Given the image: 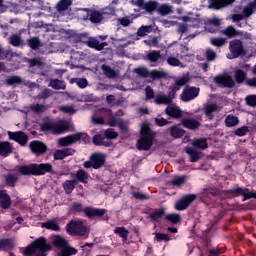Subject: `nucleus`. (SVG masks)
Segmentation results:
<instances>
[{"label":"nucleus","instance_id":"nucleus-4","mask_svg":"<svg viewBox=\"0 0 256 256\" xmlns=\"http://www.w3.org/2000/svg\"><path fill=\"white\" fill-rule=\"evenodd\" d=\"M51 244L47 243V239L45 237H40L34 240L28 247L23 251V255L25 256H47V251H51Z\"/></svg>","mask_w":256,"mask_h":256},{"label":"nucleus","instance_id":"nucleus-17","mask_svg":"<svg viewBox=\"0 0 256 256\" xmlns=\"http://www.w3.org/2000/svg\"><path fill=\"white\" fill-rule=\"evenodd\" d=\"M233 3H235V0H209L208 9L219 11L225 9V7H229Z\"/></svg>","mask_w":256,"mask_h":256},{"label":"nucleus","instance_id":"nucleus-18","mask_svg":"<svg viewBox=\"0 0 256 256\" xmlns=\"http://www.w3.org/2000/svg\"><path fill=\"white\" fill-rule=\"evenodd\" d=\"M180 125H182V127H184L185 129H189L190 131H197V129L201 127V122L193 118H182L180 121Z\"/></svg>","mask_w":256,"mask_h":256},{"label":"nucleus","instance_id":"nucleus-6","mask_svg":"<svg viewBox=\"0 0 256 256\" xmlns=\"http://www.w3.org/2000/svg\"><path fill=\"white\" fill-rule=\"evenodd\" d=\"M66 233L74 237H87L89 235V228L81 220H71L66 225Z\"/></svg>","mask_w":256,"mask_h":256},{"label":"nucleus","instance_id":"nucleus-24","mask_svg":"<svg viewBox=\"0 0 256 256\" xmlns=\"http://www.w3.org/2000/svg\"><path fill=\"white\" fill-rule=\"evenodd\" d=\"M170 137L173 139H181V137H184L186 131L185 129L181 128V124L173 125L170 128H168Z\"/></svg>","mask_w":256,"mask_h":256},{"label":"nucleus","instance_id":"nucleus-43","mask_svg":"<svg viewBox=\"0 0 256 256\" xmlns=\"http://www.w3.org/2000/svg\"><path fill=\"white\" fill-rule=\"evenodd\" d=\"M153 32V26L151 25H143L140 28H138L137 30V37H147V35H149V33Z\"/></svg>","mask_w":256,"mask_h":256},{"label":"nucleus","instance_id":"nucleus-53","mask_svg":"<svg viewBox=\"0 0 256 256\" xmlns=\"http://www.w3.org/2000/svg\"><path fill=\"white\" fill-rule=\"evenodd\" d=\"M89 19L91 23H101L103 21V14L99 11H92Z\"/></svg>","mask_w":256,"mask_h":256},{"label":"nucleus","instance_id":"nucleus-57","mask_svg":"<svg viewBox=\"0 0 256 256\" xmlns=\"http://www.w3.org/2000/svg\"><path fill=\"white\" fill-rule=\"evenodd\" d=\"M51 95H53V90L45 88L41 93H39L35 99H49V97H51Z\"/></svg>","mask_w":256,"mask_h":256},{"label":"nucleus","instance_id":"nucleus-52","mask_svg":"<svg viewBox=\"0 0 256 256\" xmlns=\"http://www.w3.org/2000/svg\"><path fill=\"white\" fill-rule=\"evenodd\" d=\"M104 137L108 140L117 139V137H119V132L115 131L113 128H108L104 130Z\"/></svg>","mask_w":256,"mask_h":256},{"label":"nucleus","instance_id":"nucleus-12","mask_svg":"<svg viewBox=\"0 0 256 256\" xmlns=\"http://www.w3.org/2000/svg\"><path fill=\"white\" fill-rule=\"evenodd\" d=\"M133 5H135L142 11H145L146 13H154V11H157V9H159V2L155 0H149L148 2H145V0H136L135 2H133Z\"/></svg>","mask_w":256,"mask_h":256},{"label":"nucleus","instance_id":"nucleus-58","mask_svg":"<svg viewBox=\"0 0 256 256\" xmlns=\"http://www.w3.org/2000/svg\"><path fill=\"white\" fill-rule=\"evenodd\" d=\"M59 111L68 115H75V113H77L74 106H60Z\"/></svg>","mask_w":256,"mask_h":256},{"label":"nucleus","instance_id":"nucleus-45","mask_svg":"<svg viewBox=\"0 0 256 256\" xmlns=\"http://www.w3.org/2000/svg\"><path fill=\"white\" fill-rule=\"evenodd\" d=\"M4 179L8 187H15V183L19 181V176L17 174H7Z\"/></svg>","mask_w":256,"mask_h":256},{"label":"nucleus","instance_id":"nucleus-20","mask_svg":"<svg viewBox=\"0 0 256 256\" xmlns=\"http://www.w3.org/2000/svg\"><path fill=\"white\" fill-rule=\"evenodd\" d=\"M29 148L32 151V153H35L36 155H43L47 153V145L41 141L34 140L29 144Z\"/></svg>","mask_w":256,"mask_h":256},{"label":"nucleus","instance_id":"nucleus-16","mask_svg":"<svg viewBox=\"0 0 256 256\" xmlns=\"http://www.w3.org/2000/svg\"><path fill=\"white\" fill-rule=\"evenodd\" d=\"M83 135L85 134L78 132V133L60 138L58 140V145H60V147H69V145H73V143H77V141H81V138L83 137Z\"/></svg>","mask_w":256,"mask_h":256},{"label":"nucleus","instance_id":"nucleus-51","mask_svg":"<svg viewBox=\"0 0 256 256\" xmlns=\"http://www.w3.org/2000/svg\"><path fill=\"white\" fill-rule=\"evenodd\" d=\"M151 79H167V72L163 70H153L150 72Z\"/></svg>","mask_w":256,"mask_h":256},{"label":"nucleus","instance_id":"nucleus-14","mask_svg":"<svg viewBox=\"0 0 256 256\" xmlns=\"http://www.w3.org/2000/svg\"><path fill=\"white\" fill-rule=\"evenodd\" d=\"M195 199H197V195L195 194L185 195L175 203L174 207L176 211H185V209H187Z\"/></svg>","mask_w":256,"mask_h":256},{"label":"nucleus","instance_id":"nucleus-7","mask_svg":"<svg viewBox=\"0 0 256 256\" xmlns=\"http://www.w3.org/2000/svg\"><path fill=\"white\" fill-rule=\"evenodd\" d=\"M52 244L57 249H62L60 253H58V256H71V255H77V249L69 246V241H67L65 238L61 236H56Z\"/></svg>","mask_w":256,"mask_h":256},{"label":"nucleus","instance_id":"nucleus-64","mask_svg":"<svg viewBox=\"0 0 256 256\" xmlns=\"http://www.w3.org/2000/svg\"><path fill=\"white\" fill-rule=\"evenodd\" d=\"M103 141H105V137H103L101 134H96L92 138V143H94L96 146L103 145Z\"/></svg>","mask_w":256,"mask_h":256},{"label":"nucleus","instance_id":"nucleus-11","mask_svg":"<svg viewBox=\"0 0 256 256\" xmlns=\"http://www.w3.org/2000/svg\"><path fill=\"white\" fill-rule=\"evenodd\" d=\"M105 165V155L99 152L93 153L89 160L84 162L85 169H101Z\"/></svg>","mask_w":256,"mask_h":256},{"label":"nucleus","instance_id":"nucleus-46","mask_svg":"<svg viewBox=\"0 0 256 256\" xmlns=\"http://www.w3.org/2000/svg\"><path fill=\"white\" fill-rule=\"evenodd\" d=\"M133 73L138 75V77H142V79H147V77H150L151 72H149V69L147 67H138L133 70Z\"/></svg>","mask_w":256,"mask_h":256},{"label":"nucleus","instance_id":"nucleus-31","mask_svg":"<svg viewBox=\"0 0 256 256\" xmlns=\"http://www.w3.org/2000/svg\"><path fill=\"white\" fill-rule=\"evenodd\" d=\"M71 5H73V0H60L56 5V11L63 15L65 11H69Z\"/></svg>","mask_w":256,"mask_h":256},{"label":"nucleus","instance_id":"nucleus-36","mask_svg":"<svg viewBox=\"0 0 256 256\" xmlns=\"http://www.w3.org/2000/svg\"><path fill=\"white\" fill-rule=\"evenodd\" d=\"M185 152L189 155L191 163H196V161L201 159V152L197 151L195 148L186 147Z\"/></svg>","mask_w":256,"mask_h":256},{"label":"nucleus","instance_id":"nucleus-8","mask_svg":"<svg viewBox=\"0 0 256 256\" xmlns=\"http://www.w3.org/2000/svg\"><path fill=\"white\" fill-rule=\"evenodd\" d=\"M228 49L230 54L227 55V59H238V57H245L247 55L243 41L239 39L230 41Z\"/></svg>","mask_w":256,"mask_h":256},{"label":"nucleus","instance_id":"nucleus-35","mask_svg":"<svg viewBox=\"0 0 256 256\" xmlns=\"http://www.w3.org/2000/svg\"><path fill=\"white\" fill-rule=\"evenodd\" d=\"M157 13L158 15H161V17H167V15H172L173 6L169 4L158 5Z\"/></svg>","mask_w":256,"mask_h":256},{"label":"nucleus","instance_id":"nucleus-29","mask_svg":"<svg viewBox=\"0 0 256 256\" xmlns=\"http://www.w3.org/2000/svg\"><path fill=\"white\" fill-rule=\"evenodd\" d=\"M101 71L107 79H117V77H119V71H116L107 64L101 66Z\"/></svg>","mask_w":256,"mask_h":256},{"label":"nucleus","instance_id":"nucleus-61","mask_svg":"<svg viewBox=\"0 0 256 256\" xmlns=\"http://www.w3.org/2000/svg\"><path fill=\"white\" fill-rule=\"evenodd\" d=\"M74 83H76L80 89H85L89 85L86 78H75Z\"/></svg>","mask_w":256,"mask_h":256},{"label":"nucleus","instance_id":"nucleus-56","mask_svg":"<svg viewBox=\"0 0 256 256\" xmlns=\"http://www.w3.org/2000/svg\"><path fill=\"white\" fill-rule=\"evenodd\" d=\"M114 233H116V235H119L120 237H122V239L124 241H127V238L129 237V231L127 229H125L124 227L115 228Z\"/></svg>","mask_w":256,"mask_h":256},{"label":"nucleus","instance_id":"nucleus-40","mask_svg":"<svg viewBox=\"0 0 256 256\" xmlns=\"http://www.w3.org/2000/svg\"><path fill=\"white\" fill-rule=\"evenodd\" d=\"M9 43L12 47H21V45H23V38L21 37V34L10 35Z\"/></svg>","mask_w":256,"mask_h":256},{"label":"nucleus","instance_id":"nucleus-30","mask_svg":"<svg viewBox=\"0 0 256 256\" xmlns=\"http://www.w3.org/2000/svg\"><path fill=\"white\" fill-rule=\"evenodd\" d=\"M27 45L32 51H39L43 46V42L39 37L34 36L27 39Z\"/></svg>","mask_w":256,"mask_h":256},{"label":"nucleus","instance_id":"nucleus-62","mask_svg":"<svg viewBox=\"0 0 256 256\" xmlns=\"http://www.w3.org/2000/svg\"><path fill=\"white\" fill-rule=\"evenodd\" d=\"M167 63L171 67H180V65H181V61L179 59H177L175 56L168 57L167 58Z\"/></svg>","mask_w":256,"mask_h":256},{"label":"nucleus","instance_id":"nucleus-9","mask_svg":"<svg viewBox=\"0 0 256 256\" xmlns=\"http://www.w3.org/2000/svg\"><path fill=\"white\" fill-rule=\"evenodd\" d=\"M200 92V87L189 86L185 84L180 94V101H182V103H189L190 101L197 99V97H199Z\"/></svg>","mask_w":256,"mask_h":256},{"label":"nucleus","instance_id":"nucleus-44","mask_svg":"<svg viewBox=\"0 0 256 256\" xmlns=\"http://www.w3.org/2000/svg\"><path fill=\"white\" fill-rule=\"evenodd\" d=\"M192 146L196 147V149L205 150V149H207V147H209V144H207V139L200 138V139L193 140L192 141Z\"/></svg>","mask_w":256,"mask_h":256},{"label":"nucleus","instance_id":"nucleus-23","mask_svg":"<svg viewBox=\"0 0 256 256\" xmlns=\"http://www.w3.org/2000/svg\"><path fill=\"white\" fill-rule=\"evenodd\" d=\"M144 59L152 63V65H157V63H159L161 59H163V56L161 55V51L151 50L146 54Z\"/></svg>","mask_w":256,"mask_h":256},{"label":"nucleus","instance_id":"nucleus-33","mask_svg":"<svg viewBox=\"0 0 256 256\" xmlns=\"http://www.w3.org/2000/svg\"><path fill=\"white\" fill-rule=\"evenodd\" d=\"M42 229H50L51 231H61V227L57 222V218L52 220H47L46 222L41 224Z\"/></svg>","mask_w":256,"mask_h":256},{"label":"nucleus","instance_id":"nucleus-25","mask_svg":"<svg viewBox=\"0 0 256 256\" xmlns=\"http://www.w3.org/2000/svg\"><path fill=\"white\" fill-rule=\"evenodd\" d=\"M221 111V107L215 103H208L204 105V113L208 119L212 120L213 119V114L214 113H219Z\"/></svg>","mask_w":256,"mask_h":256},{"label":"nucleus","instance_id":"nucleus-5","mask_svg":"<svg viewBox=\"0 0 256 256\" xmlns=\"http://www.w3.org/2000/svg\"><path fill=\"white\" fill-rule=\"evenodd\" d=\"M140 134L142 137L137 141V149L139 151H149L153 147V141L155 139V132L151 130L148 123L141 125Z\"/></svg>","mask_w":256,"mask_h":256},{"label":"nucleus","instance_id":"nucleus-38","mask_svg":"<svg viewBox=\"0 0 256 256\" xmlns=\"http://www.w3.org/2000/svg\"><path fill=\"white\" fill-rule=\"evenodd\" d=\"M234 79L235 83H238V85L245 83V81H247V72L243 69H236L234 71Z\"/></svg>","mask_w":256,"mask_h":256},{"label":"nucleus","instance_id":"nucleus-59","mask_svg":"<svg viewBox=\"0 0 256 256\" xmlns=\"http://www.w3.org/2000/svg\"><path fill=\"white\" fill-rule=\"evenodd\" d=\"M144 43L148 47H159V36H154L151 40H144Z\"/></svg>","mask_w":256,"mask_h":256},{"label":"nucleus","instance_id":"nucleus-27","mask_svg":"<svg viewBox=\"0 0 256 256\" xmlns=\"http://www.w3.org/2000/svg\"><path fill=\"white\" fill-rule=\"evenodd\" d=\"M13 153V144L9 141H0V157H9Z\"/></svg>","mask_w":256,"mask_h":256},{"label":"nucleus","instance_id":"nucleus-55","mask_svg":"<svg viewBox=\"0 0 256 256\" xmlns=\"http://www.w3.org/2000/svg\"><path fill=\"white\" fill-rule=\"evenodd\" d=\"M186 176H175L170 182L173 187H181V185L185 184Z\"/></svg>","mask_w":256,"mask_h":256},{"label":"nucleus","instance_id":"nucleus-2","mask_svg":"<svg viewBox=\"0 0 256 256\" xmlns=\"http://www.w3.org/2000/svg\"><path fill=\"white\" fill-rule=\"evenodd\" d=\"M17 171H19L20 175H24L26 177H29L31 175L39 177L41 175H45V173H52L53 165H51L50 163L24 164L21 166H17Z\"/></svg>","mask_w":256,"mask_h":256},{"label":"nucleus","instance_id":"nucleus-15","mask_svg":"<svg viewBox=\"0 0 256 256\" xmlns=\"http://www.w3.org/2000/svg\"><path fill=\"white\" fill-rule=\"evenodd\" d=\"M223 23V20L221 18L213 17L208 18L205 23V31L207 33H219L218 27H221V24Z\"/></svg>","mask_w":256,"mask_h":256},{"label":"nucleus","instance_id":"nucleus-37","mask_svg":"<svg viewBox=\"0 0 256 256\" xmlns=\"http://www.w3.org/2000/svg\"><path fill=\"white\" fill-rule=\"evenodd\" d=\"M0 207L2 209H9L11 207V197L5 191H0Z\"/></svg>","mask_w":256,"mask_h":256},{"label":"nucleus","instance_id":"nucleus-28","mask_svg":"<svg viewBox=\"0 0 256 256\" xmlns=\"http://www.w3.org/2000/svg\"><path fill=\"white\" fill-rule=\"evenodd\" d=\"M75 153V150L73 148H66L62 150H56L53 154V157L55 161H61L65 159V157H70V155H73Z\"/></svg>","mask_w":256,"mask_h":256},{"label":"nucleus","instance_id":"nucleus-32","mask_svg":"<svg viewBox=\"0 0 256 256\" xmlns=\"http://www.w3.org/2000/svg\"><path fill=\"white\" fill-rule=\"evenodd\" d=\"M5 83L8 87H17V85H23V78L17 75L8 76Z\"/></svg>","mask_w":256,"mask_h":256},{"label":"nucleus","instance_id":"nucleus-19","mask_svg":"<svg viewBox=\"0 0 256 256\" xmlns=\"http://www.w3.org/2000/svg\"><path fill=\"white\" fill-rule=\"evenodd\" d=\"M165 113L172 119H181L183 117V110L175 104H170L166 107Z\"/></svg>","mask_w":256,"mask_h":256},{"label":"nucleus","instance_id":"nucleus-41","mask_svg":"<svg viewBox=\"0 0 256 256\" xmlns=\"http://www.w3.org/2000/svg\"><path fill=\"white\" fill-rule=\"evenodd\" d=\"M27 63L30 69L33 67H38L39 69H41V67L45 65V62H43V58L41 57L30 58L27 60Z\"/></svg>","mask_w":256,"mask_h":256},{"label":"nucleus","instance_id":"nucleus-63","mask_svg":"<svg viewBox=\"0 0 256 256\" xmlns=\"http://www.w3.org/2000/svg\"><path fill=\"white\" fill-rule=\"evenodd\" d=\"M245 102L248 107H256V95H248L245 97Z\"/></svg>","mask_w":256,"mask_h":256},{"label":"nucleus","instance_id":"nucleus-26","mask_svg":"<svg viewBox=\"0 0 256 256\" xmlns=\"http://www.w3.org/2000/svg\"><path fill=\"white\" fill-rule=\"evenodd\" d=\"M87 47L91 49H96V51H103L105 47H107V42H99L97 38H89L86 42H84Z\"/></svg>","mask_w":256,"mask_h":256},{"label":"nucleus","instance_id":"nucleus-22","mask_svg":"<svg viewBox=\"0 0 256 256\" xmlns=\"http://www.w3.org/2000/svg\"><path fill=\"white\" fill-rule=\"evenodd\" d=\"M219 33L228 37V39H233V37L243 36V31H239L233 27V25L227 26L225 29L220 30Z\"/></svg>","mask_w":256,"mask_h":256},{"label":"nucleus","instance_id":"nucleus-49","mask_svg":"<svg viewBox=\"0 0 256 256\" xmlns=\"http://www.w3.org/2000/svg\"><path fill=\"white\" fill-rule=\"evenodd\" d=\"M76 181H80V183H87V179H89V174L85 172V170L80 169L75 174Z\"/></svg>","mask_w":256,"mask_h":256},{"label":"nucleus","instance_id":"nucleus-10","mask_svg":"<svg viewBox=\"0 0 256 256\" xmlns=\"http://www.w3.org/2000/svg\"><path fill=\"white\" fill-rule=\"evenodd\" d=\"M213 81L219 87H224L225 89H233L235 87V80L229 72H224L213 78Z\"/></svg>","mask_w":256,"mask_h":256},{"label":"nucleus","instance_id":"nucleus-54","mask_svg":"<svg viewBox=\"0 0 256 256\" xmlns=\"http://www.w3.org/2000/svg\"><path fill=\"white\" fill-rule=\"evenodd\" d=\"M165 215V208H160L152 213L149 214V218L152 221H158V219H161Z\"/></svg>","mask_w":256,"mask_h":256},{"label":"nucleus","instance_id":"nucleus-21","mask_svg":"<svg viewBox=\"0 0 256 256\" xmlns=\"http://www.w3.org/2000/svg\"><path fill=\"white\" fill-rule=\"evenodd\" d=\"M83 213L85 217H88V219H93V217H103V215L107 213V210L93 208V207H86L84 208Z\"/></svg>","mask_w":256,"mask_h":256},{"label":"nucleus","instance_id":"nucleus-50","mask_svg":"<svg viewBox=\"0 0 256 256\" xmlns=\"http://www.w3.org/2000/svg\"><path fill=\"white\" fill-rule=\"evenodd\" d=\"M83 211H85V209H83V204L79 202H74L69 208V213L72 215H75V213H83Z\"/></svg>","mask_w":256,"mask_h":256},{"label":"nucleus","instance_id":"nucleus-60","mask_svg":"<svg viewBox=\"0 0 256 256\" xmlns=\"http://www.w3.org/2000/svg\"><path fill=\"white\" fill-rule=\"evenodd\" d=\"M165 219L167 221H170V223L177 224L179 221H181V215L179 214H169L165 216Z\"/></svg>","mask_w":256,"mask_h":256},{"label":"nucleus","instance_id":"nucleus-34","mask_svg":"<svg viewBox=\"0 0 256 256\" xmlns=\"http://www.w3.org/2000/svg\"><path fill=\"white\" fill-rule=\"evenodd\" d=\"M49 87L54 89L55 91H65L67 89V85L65 81L59 79H52L49 82Z\"/></svg>","mask_w":256,"mask_h":256},{"label":"nucleus","instance_id":"nucleus-48","mask_svg":"<svg viewBox=\"0 0 256 256\" xmlns=\"http://www.w3.org/2000/svg\"><path fill=\"white\" fill-rule=\"evenodd\" d=\"M226 127H237L239 125V118L233 115H228L225 119Z\"/></svg>","mask_w":256,"mask_h":256},{"label":"nucleus","instance_id":"nucleus-3","mask_svg":"<svg viewBox=\"0 0 256 256\" xmlns=\"http://www.w3.org/2000/svg\"><path fill=\"white\" fill-rule=\"evenodd\" d=\"M72 126L71 121L66 119L51 122L49 118H46L43 123L40 124V131H51L52 135H61L67 133Z\"/></svg>","mask_w":256,"mask_h":256},{"label":"nucleus","instance_id":"nucleus-47","mask_svg":"<svg viewBox=\"0 0 256 256\" xmlns=\"http://www.w3.org/2000/svg\"><path fill=\"white\" fill-rule=\"evenodd\" d=\"M204 57L208 62L215 61L217 59V52L213 48H206Z\"/></svg>","mask_w":256,"mask_h":256},{"label":"nucleus","instance_id":"nucleus-13","mask_svg":"<svg viewBox=\"0 0 256 256\" xmlns=\"http://www.w3.org/2000/svg\"><path fill=\"white\" fill-rule=\"evenodd\" d=\"M8 138L10 141H15L21 147H25L27 145V141H29V136L23 131H16V132H7Z\"/></svg>","mask_w":256,"mask_h":256},{"label":"nucleus","instance_id":"nucleus-42","mask_svg":"<svg viewBox=\"0 0 256 256\" xmlns=\"http://www.w3.org/2000/svg\"><path fill=\"white\" fill-rule=\"evenodd\" d=\"M75 185H77V180H66L63 183V189L67 195H71L73 193V189H75Z\"/></svg>","mask_w":256,"mask_h":256},{"label":"nucleus","instance_id":"nucleus-39","mask_svg":"<svg viewBox=\"0 0 256 256\" xmlns=\"http://www.w3.org/2000/svg\"><path fill=\"white\" fill-rule=\"evenodd\" d=\"M210 44L212 47H216V49H221V47H225V45H227V38L212 37L210 38Z\"/></svg>","mask_w":256,"mask_h":256},{"label":"nucleus","instance_id":"nucleus-1","mask_svg":"<svg viewBox=\"0 0 256 256\" xmlns=\"http://www.w3.org/2000/svg\"><path fill=\"white\" fill-rule=\"evenodd\" d=\"M191 81V77L189 74H185L179 78H176L174 81V85L169 87L168 95L159 94L155 97L154 103L156 105H171L173 103V99L177 97V91H181V87L187 85Z\"/></svg>","mask_w":256,"mask_h":256}]
</instances>
